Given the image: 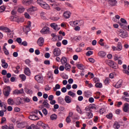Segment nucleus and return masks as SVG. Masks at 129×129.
<instances>
[{
	"label": "nucleus",
	"mask_w": 129,
	"mask_h": 129,
	"mask_svg": "<svg viewBox=\"0 0 129 129\" xmlns=\"http://www.w3.org/2000/svg\"><path fill=\"white\" fill-rule=\"evenodd\" d=\"M29 118L31 120H38L39 119V117H38V110L31 112L30 115L29 116Z\"/></svg>",
	"instance_id": "1"
},
{
	"label": "nucleus",
	"mask_w": 129,
	"mask_h": 129,
	"mask_svg": "<svg viewBox=\"0 0 129 129\" xmlns=\"http://www.w3.org/2000/svg\"><path fill=\"white\" fill-rule=\"evenodd\" d=\"M31 22L29 21L26 26H25L23 28V31L25 33H28L31 31Z\"/></svg>",
	"instance_id": "2"
},
{
	"label": "nucleus",
	"mask_w": 129,
	"mask_h": 129,
	"mask_svg": "<svg viewBox=\"0 0 129 129\" xmlns=\"http://www.w3.org/2000/svg\"><path fill=\"white\" fill-rule=\"evenodd\" d=\"M40 33H41L42 35L49 34L50 33V28L48 27H44L41 30Z\"/></svg>",
	"instance_id": "3"
},
{
	"label": "nucleus",
	"mask_w": 129,
	"mask_h": 129,
	"mask_svg": "<svg viewBox=\"0 0 129 129\" xmlns=\"http://www.w3.org/2000/svg\"><path fill=\"white\" fill-rule=\"evenodd\" d=\"M53 53L55 57L60 56L61 54V49L58 47H56L53 49Z\"/></svg>",
	"instance_id": "4"
},
{
	"label": "nucleus",
	"mask_w": 129,
	"mask_h": 129,
	"mask_svg": "<svg viewBox=\"0 0 129 129\" xmlns=\"http://www.w3.org/2000/svg\"><path fill=\"white\" fill-rule=\"evenodd\" d=\"M119 35L122 39H125L126 38H127L128 37V33L124 31L120 32L119 33Z\"/></svg>",
	"instance_id": "5"
},
{
	"label": "nucleus",
	"mask_w": 129,
	"mask_h": 129,
	"mask_svg": "<svg viewBox=\"0 0 129 129\" xmlns=\"http://www.w3.org/2000/svg\"><path fill=\"white\" fill-rule=\"evenodd\" d=\"M10 92H11V87H7L3 90V93L5 96H9V95H10Z\"/></svg>",
	"instance_id": "6"
},
{
	"label": "nucleus",
	"mask_w": 129,
	"mask_h": 129,
	"mask_svg": "<svg viewBox=\"0 0 129 129\" xmlns=\"http://www.w3.org/2000/svg\"><path fill=\"white\" fill-rule=\"evenodd\" d=\"M34 78L38 83H42L43 82V76L42 75H37L35 76Z\"/></svg>",
	"instance_id": "7"
},
{
	"label": "nucleus",
	"mask_w": 129,
	"mask_h": 129,
	"mask_svg": "<svg viewBox=\"0 0 129 129\" xmlns=\"http://www.w3.org/2000/svg\"><path fill=\"white\" fill-rule=\"evenodd\" d=\"M22 3L24 6H28L33 4L34 1L33 0H22Z\"/></svg>",
	"instance_id": "8"
},
{
	"label": "nucleus",
	"mask_w": 129,
	"mask_h": 129,
	"mask_svg": "<svg viewBox=\"0 0 129 129\" xmlns=\"http://www.w3.org/2000/svg\"><path fill=\"white\" fill-rule=\"evenodd\" d=\"M0 31H3L5 33H11L12 32L10 28L5 26H0Z\"/></svg>",
	"instance_id": "9"
},
{
	"label": "nucleus",
	"mask_w": 129,
	"mask_h": 129,
	"mask_svg": "<svg viewBox=\"0 0 129 129\" xmlns=\"http://www.w3.org/2000/svg\"><path fill=\"white\" fill-rule=\"evenodd\" d=\"M24 93V89H21L20 90L16 89L13 92V94L18 95V94H23Z\"/></svg>",
	"instance_id": "10"
},
{
	"label": "nucleus",
	"mask_w": 129,
	"mask_h": 129,
	"mask_svg": "<svg viewBox=\"0 0 129 129\" xmlns=\"http://www.w3.org/2000/svg\"><path fill=\"white\" fill-rule=\"evenodd\" d=\"M63 16L64 19H69L71 17V12L69 11H66L63 14Z\"/></svg>",
	"instance_id": "11"
},
{
	"label": "nucleus",
	"mask_w": 129,
	"mask_h": 129,
	"mask_svg": "<svg viewBox=\"0 0 129 129\" xmlns=\"http://www.w3.org/2000/svg\"><path fill=\"white\" fill-rule=\"evenodd\" d=\"M2 66L4 69H7L9 67V64L6 62V60L3 59L1 60Z\"/></svg>",
	"instance_id": "12"
},
{
	"label": "nucleus",
	"mask_w": 129,
	"mask_h": 129,
	"mask_svg": "<svg viewBox=\"0 0 129 129\" xmlns=\"http://www.w3.org/2000/svg\"><path fill=\"white\" fill-rule=\"evenodd\" d=\"M41 8L45 10H47V11H50V10H51V7L46 2H44V4L41 6Z\"/></svg>",
	"instance_id": "13"
},
{
	"label": "nucleus",
	"mask_w": 129,
	"mask_h": 129,
	"mask_svg": "<svg viewBox=\"0 0 129 129\" xmlns=\"http://www.w3.org/2000/svg\"><path fill=\"white\" fill-rule=\"evenodd\" d=\"M121 85H122V80H120L114 85V87H115V88H120Z\"/></svg>",
	"instance_id": "14"
},
{
	"label": "nucleus",
	"mask_w": 129,
	"mask_h": 129,
	"mask_svg": "<svg viewBox=\"0 0 129 129\" xmlns=\"http://www.w3.org/2000/svg\"><path fill=\"white\" fill-rule=\"evenodd\" d=\"M50 27L55 30V31H59V30H60V27H58V25L55 23H51L50 24Z\"/></svg>",
	"instance_id": "15"
},
{
	"label": "nucleus",
	"mask_w": 129,
	"mask_h": 129,
	"mask_svg": "<svg viewBox=\"0 0 129 129\" xmlns=\"http://www.w3.org/2000/svg\"><path fill=\"white\" fill-rule=\"evenodd\" d=\"M120 22H118V24H119V26L121 27H123V24H125V25H127V22H126V20L123 18L120 19Z\"/></svg>",
	"instance_id": "16"
},
{
	"label": "nucleus",
	"mask_w": 129,
	"mask_h": 129,
	"mask_svg": "<svg viewBox=\"0 0 129 129\" xmlns=\"http://www.w3.org/2000/svg\"><path fill=\"white\" fill-rule=\"evenodd\" d=\"M26 126V122L23 121L21 123H18L17 124V127L19 128H24Z\"/></svg>",
	"instance_id": "17"
},
{
	"label": "nucleus",
	"mask_w": 129,
	"mask_h": 129,
	"mask_svg": "<svg viewBox=\"0 0 129 129\" xmlns=\"http://www.w3.org/2000/svg\"><path fill=\"white\" fill-rule=\"evenodd\" d=\"M108 3L111 7H114V6H116V4H117L116 0H108Z\"/></svg>",
	"instance_id": "18"
},
{
	"label": "nucleus",
	"mask_w": 129,
	"mask_h": 129,
	"mask_svg": "<svg viewBox=\"0 0 129 129\" xmlns=\"http://www.w3.org/2000/svg\"><path fill=\"white\" fill-rule=\"evenodd\" d=\"M37 44L39 46H43L44 44V38L43 37L39 38L37 41Z\"/></svg>",
	"instance_id": "19"
},
{
	"label": "nucleus",
	"mask_w": 129,
	"mask_h": 129,
	"mask_svg": "<svg viewBox=\"0 0 129 129\" xmlns=\"http://www.w3.org/2000/svg\"><path fill=\"white\" fill-rule=\"evenodd\" d=\"M98 56L100 57V58H104V57L106 56V52H104V51H101L98 52Z\"/></svg>",
	"instance_id": "20"
},
{
	"label": "nucleus",
	"mask_w": 129,
	"mask_h": 129,
	"mask_svg": "<svg viewBox=\"0 0 129 129\" xmlns=\"http://www.w3.org/2000/svg\"><path fill=\"white\" fill-rule=\"evenodd\" d=\"M24 74L25 75H27V76H31V70H30L29 68H26L24 69Z\"/></svg>",
	"instance_id": "21"
},
{
	"label": "nucleus",
	"mask_w": 129,
	"mask_h": 129,
	"mask_svg": "<svg viewBox=\"0 0 129 129\" xmlns=\"http://www.w3.org/2000/svg\"><path fill=\"white\" fill-rule=\"evenodd\" d=\"M50 6L51 7H53V8L55 10V11H57V12H59V11H61V8L60 7H57V5L55 4V3H53V4H50Z\"/></svg>",
	"instance_id": "22"
},
{
	"label": "nucleus",
	"mask_w": 129,
	"mask_h": 129,
	"mask_svg": "<svg viewBox=\"0 0 129 129\" xmlns=\"http://www.w3.org/2000/svg\"><path fill=\"white\" fill-rule=\"evenodd\" d=\"M123 110L124 112H127L129 110V105L127 103H125L123 105Z\"/></svg>",
	"instance_id": "23"
},
{
	"label": "nucleus",
	"mask_w": 129,
	"mask_h": 129,
	"mask_svg": "<svg viewBox=\"0 0 129 129\" xmlns=\"http://www.w3.org/2000/svg\"><path fill=\"white\" fill-rule=\"evenodd\" d=\"M37 10H38L37 7L32 6V7H30V8H29L28 9H27V12L28 13H32L33 12H36V11H37Z\"/></svg>",
	"instance_id": "24"
},
{
	"label": "nucleus",
	"mask_w": 129,
	"mask_h": 129,
	"mask_svg": "<svg viewBox=\"0 0 129 129\" xmlns=\"http://www.w3.org/2000/svg\"><path fill=\"white\" fill-rule=\"evenodd\" d=\"M64 101L67 103H71L72 102V100L71 99V97H70L69 96H66L64 97Z\"/></svg>",
	"instance_id": "25"
},
{
	"label": "nucleus",
	"mask_w": 129,
	"mask_h": 129,
	"mask_svg": "<svg viewBox=\"0 0 129 129\" xmlns=\"http://www.w3.org/2000/svg\"><path fill=\"white\" fill-rule=\"evenodd\" d=\"M120 19V16L118 15H116L114 18L112 19V21L115 23H118V20Z\"/></svg>",
	"instance_id": "26"
},
{
	"label": "nucleus",
	"mask_w": 129,
	"mask_h": 129,
	"mask_svg": "<svg viewBox=\"0 0 129 129\" xmlns=\"http://www.w3.org/2000/svg\"><path fill=\"white\" fill-rule=\"evenodd\" d=\"M60 61L62 65H65V64H67V58H66L65 56H62Z\"/></svg>",
	"instance_id": "27"
},
{
	"label": "nucleus",
	"mask_w": 129,
	"mask_h": 129,
	"mask_svg": "<svg viewBox=\"0 0 129 129\" xmlns=\"http://www.w3.org/2000/svg\"><path fill=\"white\" fill-rule=\"evenodd\" d=\"M117 49L118 51H121L122 50V44L121 42H118L117 44Z\"/></svg>",
	"instance_id": "28"
},
{
	"label": "nucleus",
	"mask_w": 129,
	"mask_h": 129,
	"mask_svg": "<svg viewBox=\"0 0 129 129\" xmlns=\"http://www.w3.org/2000/svg\"><path fill=\"white\" fill-rule=\"evenodd\" d=\"M70 23L73 27H75L76 26H78V24H79V20L71 21Z\"/></svg>",
	"instance_id": "29"
},
{
	"label": "nucleus",
	"mask_w": 129,
	"mask_h": 129,
	"mask_svg": "<svg viewBox=\"0 0 129 129\" xmlns=\"http://www.w3.org/2000/svg\"><path fill=\"white\" fill-rule=\"evenodd\" d=\"M40 17L42 20H47L46 14L45 12H41L40 13Z\"/></svg>",
	"instance_id": "30"
},
{
	"label": "nucleus",
	"mask_w": 129,
	"mask_h": 129,
	"mask_svg": "<svg viewBox=\"0 0 129 129\" xmlns=\"http://www.w3.org/2000/svg\"><path fill=\"white\" fill-rule=\"evenodd\" d=\"M77 67L80 70H84V69H85V66H83V64L81 63L77 64Z\"/></svg>",
	"instance_id": "31"
},
{
	"label": "nucleus",
	"mask_w": 129,
	"mask_h": 129,
	"mask_svg": "<svg viewBox=\"0 0 129 129\" xmlns=\"http://www.w3.org/2000/svg\"><path fill=\"white\" fill-rule=\"evenodd\" d=\"M51 36L52 37L51 38V40L53 41V42H55L57 38V36H56V34L55 33H51Z\"/></svg>",
	"instance_id": "32"
},
{
	"label": "nucleus",
	"mask_w": 129,
	"mask_h": 129,
	"mask_svg": "<svg viewBox=\"0 0 129 129\" xmlns=\"http://www.w3.org/2000/svg\"><path fill=\"white\" fill-rule=\"evenodd\" d=\"M58 116L56 114H53L50 116V119L51 120H56L57 119Z\"/></svg>",
	"instance_id": "33"
},
{
	"label": "nucleus",
	"mask_w": 129,
	"mask_h": 129,
	"mask_svg": "<svg viewBox=\"0 0 129 129\" xmlns=\"http://www.w3.org/2000/svg\"><path fill=\"white\" fill-rule=\"evenodd\" d=\"M37 4L40 6V7H42L45 3V2H44L43 0H37L36 1Z\"/></svg>",
	"instance_id": "34"
},
{
	"label": "nucleus",
	"mask_w": 129,
	"mask_h": 129,
	"mask_svg": "<svg viewBox=\"0 0 129 129\" xmlns=\"http://www.w3.org/2000/svg\"><path fill=\"white\" fill-rule=\"evenodd\" d=\"M114 127L115 129H119L120 127V125L118 123V122L116 121L114 124Z\"/></svg>",
	"instance_id": "35"
},
{
	"label": "nucleus",
	"mask_w": 129,
	"mask_h": 129,
	"mask_svg": "<svg viewBox=\"0 0 129 129\" xmlns=\"http://www.w3.org/2000/svg\"><path fill=\"white\" fill-rule=\"evenodd\" d=\"M8 103L9 104V105H14V99L12 98H9L8 100Z\"/></svg>",
	"instance_id": "36"
},
{
	"label": "nucleus",
	"mask_w": 129,
	"mask_h": 129,
	"mask_svg": "<svg viewBox=\"0 0 129 129\" xmlns=\"http://www.w3.org/2000/svg\"><path fill=\"white\" fill-rule=\"evenodd\" d=\"M25 91L26 93H27V94H33V90H32L31 89H29L28 88H25Z\"/></svg>",
	"instance_id": "37"
},
{
	"label": "nucleus",
	"mask_w": 129,
	"mask_h": 129,
	"mask_svg": "<svg viewBox=\"0 0 129 129\" xmlns=\"http://www.w3.org/2000/svg\"><path fill=\"white\" fill-rule=\"evenodd\" d=\"M100 92H97L95 93V95H94V98H95V99H99V98H100Z\"/></svg>",
	"instance_id": "38"
},
{
	"label": "nucleus",
	"mask_w": 129,
	"mask_h": 129,
	"mask_svg": "<svg viewBox=\"0 0 129 129\" xmlns=\"http://www.w3.org/2000/svg\"><path fill=\"white\" fill-rule=\"evenodd\" d=\"M57 101L58 103L60 104H63L64 103V99L62 98L61 97H58L57 99Z\"/></svg>",
	"instance_id": "39"
},
{
	"label": "nucleus",
	"mask_w": 129,
	"mask_h": 129,
	"mask_svg": "<svg viewBox=\"0 0 129 129\" xmlns=\"http://www.w3.org/2000/svg\"><path fill=\"white\" fill-rule=\"evenodd\" d=\"M65 69L67 70V71H70V69H71V67L70 66V64L68 63H66L65 64Z\"/></svg>",
	"instance_id": "40"
},
{
	"label": "nucleus",
	"mask_w": 129,
	"mask_h": 129,
	"mask_svg": "<svg viewBox=\"0 0 129 129\" xmlns=\"http://www.w3.org/2000/svg\"><path fill=\"white\" fill-rule=\"evenodd\" d=\"M19 77H20V78H21V79H22V81H25V80H26V79H27L26 76L24 74L20 75Z\"/></svg>",
	"instance_id": "41"
},
{
	"label": "nucleus",
	"mask_w": 129,
	"mask_h": 129,
	"mask_svg": "<svg viewBox=\"0 0 129 129\" xmlns=\"http://www.w3.org/2000/svg\"><path fill=\"white\" fill-rule=\"evenodd\" d=\"M68 95H69L70 96H71L72 97H75V93H73V92H72V91H69L68 92Z\"/></svg>",
	"instance_id": "42"
},
{
	"label": "nucleus",
	"mask_w": 129,
	"mask_h": 129,
	"mask_svg": "<svg viewBox=\"0 0 129 129\" xmlns=\"http://www.w3.org/2000/svg\"><path fill=\"white\" fill-rule=\"evenodd\" d=\"M60 85L57 84L55 85V87L53 88V91H57V90H58V89H60Z\"/></svg>",
	"instance_id": "43"
},
{
	"label": "nucleus",
	"mask_w": 129,
	"mask_h": 129,
	"mask_svg": "<svg viewBox=\"0 0 129 129\" xmlns=\"http://www.w3.org/2000/svg\"><path fill=\"white\" fill-rule=\"evenodd\" d=\"M18 13H24L25 12V8L24 7L19 8L18 9Z\"/></svg>",
	"instance_id": "44"
},
{
	"label": "nucleus",
	"mask_w": 129,
	"mask_h": 129,
	"mask_svg": "<svg viewBox=\"0 0 129 129\" xmlns=\"http://www.w3.org/2000/svg\"><path fill=\"white\" fill-rule=\"evenodd\" d=\"M3 50L5 54V55H7V56L10 55V52H9V50L7 49V48H3Z\"/></svg>",
	"instance_id": "45"
},
{
	"label": "nucleus",
	"mask_w": 129,
	"mask_h": 129,
	"mask_svg": "<svg viewBox=\"0 0 129 129\" xmlns=\"http://www.w3.org/2000/svg\"><path fill=\"white\" fill-rule=\"evenodd\" d=\"M92 111L87 113V116L88 118H92L93 117V114L91 112Z\"/></svg>",
	"instance_id": "46"
},
{
	"label": "nucleus",
	"mask_w": 129,
	"mask_h": 129,
	"mask_svg": "<svg viewBox=\"0 0 129 129\" xmlns=\"http://www.w3.org/2000/svg\"><path fill=\"white\" fill-rule=\"evenodd\" d=\"M85 84L87 85V86L89 87V88H91V87H93V85L91 83H89V81H86Z\"/></svg>",
	"instance_id": "47"
},
{
	"label": "nucleus",
	"mask_w": 129,
	"mask_h": 129,
	"mask_svg": "<svg viewBox=\"0 0 129 129\" xmlns=\"http://www.w3.org/2000/svg\"><path fill=\"white\" fill-rule=\"evenodd\" d=\"M43 104L44 106V107H46V108H50V105L48 102H43Z\"/></svg>",
	"instance_id": "48"
},
{
	"label": "nucleus",
	"mask_w": 129,
	"mask_h": 129,
	"mask_svg": "<svg viewBox=\"0 0 129 129\" xmlns=\"http://www.w3.org/2000/svg\"><path fill=\"white\" fill-rule=\"evenodd\" d=\"M47 77L48 79H51V82L53 81V79H54V77H53V74H48Z\"/></svg>",
	"instance_id": "49"
},
{
	"label": "nucleus",
	"mask_w": 129,
	"mask_h": 129,
	"mask_svg": "<svg viewBox=\"0 0 129 129\" xmlns=\"http://www.w3.org/2000/svg\"><path fill=\"white\" fill-rule=\"evenodd\" d=\"M95 86L97 88H101L102 87V84L101 83H97L95 84Z\"/></svg>",
	"instance_id": "50"
},
{
	"label": "nucleus",
	"mask_w": 129,
	"mask_h": 129,
	"mask_svg": "<svg viewBox=\"0 0 129 129\" xmlns=\"http://www.w3.org/2000/svg\"><path fill=\"white\" fill-rule=\"evenodd\" d=\"M3 78L4 82L5 83H8V82H10V79H9V78H7V77H3Z\"/></svg>",
	"instance_id": "51"
},
{
	"label": "nucleus",
	"mask_w": 129,
	"mask_h": 129,
	"mask_svg": "<svg viewBox=\"0 0 129 129\" xmlns=\"http://www.w3.org/2000/svg\"><path fill=\"white\" fill-rule=\"evenodd\" d=\"M6 10V7L4 6L0 7V13H4Z\"/></svg>",
	"instance_id": "52"
},
{
	"label": "nucleus",
	"mask_w": 129,
	"mask_h": 129,
	"mask_svg": "<svg viewBox=\"0 0 129 129\" xmlns=\"http://www.w3.org/2000/svg\"><path fill=\"white\" fill-rule=\"evenodd\" d=\"M51 87L49 85H47L45 86L44 89L46 91H49V90H51Z\"/></svg>",
	"instance_id": "53"
},
{
	"label": "nucleus",
	"mask_w": 129,
	"mask_h": 129,
	"mask_svg": "<svg viewBox=\"0 0 129 129\" xmlns=\"http://www.w3.org/2000/svg\"><path fill=\"white\" fill-rule=\"evenodd\" d=\"M22 102V99L21 98H18L16 99V104H21V102Z\"/></svg>",
	"instance_id": "54"
},
{
	"label": "nucleus",
	"mask_w": 129,
	"mask_h": 129,
	"mask_svg": "<svg viewBox=\"0 0 129 129\" xmlns=\"http://www.w3.org/2000/svg\"><path fill=\"white\" fill-rule=\"evenodd\" d=\"M114 63V62L111 60H109L108 61V65H109L110 66V67H112V66L113 65V64Z\"/></svg>",
	"instance_id": "55"
},
{
	"label": "nucleus",
	"mask_w": 129,
	"mask_h": 129,
	"mask_svg": "<svg viewBox=\"0 0 129 129\" xmlns=\"http://www.w3.org/2000/svg\"><path fill=\"white\" fill-rule=\"evenodd\" d=\"M42 112L43 114H44V115H47V114H48V111L46 108H44L42 109Z\"/></svg>",
	"instance_id": "56"
},
{
	"label": "nucleus",
	"mask_w": 129,
	"mask_h": 129,
	"mask_svg": "<svg viewBox=\"0 0 129 129\" xmlns=\"http://www.w3.org/2000/svg\"><path fill=\"white\" fill-rule=\"evenodd\" d=\"M92 54H93V51L90 50L87 52L86 56H91Z\"/></svg>",
	"instance_id": "57"
},
{
	"label": "nucleus",
	"mask_w": 129,
	"mask_h": 129,
	"mask_svg": "<svg viewBox=\"0 0 129 129\" xmlns=\"http://www.w3.org/2000/svg\"><path fill=\"white\" fill-rule=\"evenodd\" d=\"M111 68H113V69H117V68H118V66L117 64L114 63Z\"/></svg>",
	"instance_id": "58"
},
{
	"label": "nucleus",
	"mask_w": 129,
	"mask_h": 129,
	"mask_svg": "<svg viewBox=\"0 0 129 129\" xmlns=\"http://www.w3.org/2000/svg\"><path fill=\"white\" fill-rule=\"evenodd\" d=\"M112 113H109V114L106 115L107 118H109V119H111V118H112Z\"/></svg>",
	"instance_id": "59"
},
{
	"label": "nucleus",
	"mask_w": 129,
	"mask_h": 129,
	"mask_svg": "<svg viewBox=\"0 0 129 129\" xmlns=\"http://www.w3.org/2000/svg\"><path fill=\"white\" fill-rule=\"evenodd\" d=\"M89 102H90V103H93V102H94V98H93V97H90L89 98Z\"/></svg>",
	"instance_id": "60"
},
{
	"label": "nucleus",
	"mask_w": 129,
	"mask_h": 129,
	"mask_svg": "<svg viewBox=\"0 0 129 129\" xmlns=\"http://www.w3.org/2000/svg\"><path fill=\"white\" fill-rule=\"evenodd\" d=\"M124 7H125V8H129V3H128V2L124 1Z\"/></svg>",
	"instance_id": "61"
},
{
	"label": "nucleus",
	"mask_w": 129,
	"mask_h": 129,
	"mask_svg": "<svg viewBox=\"0 0 129 129\" xmlns=\"http://www.w3.org/2000/svg\"><path fill=\"white\" fill-rule=\"evenodd\" d=\"M27 129H35V124H32L30 126L27 127Z\"/></svg>",
	"instance_id": "62"
},
{
	"label": "nucleus",
	"mask_w": 129,
	"mask_h": 129,
	"mask_svg": "<svg viewBox=\"0 0 129 129\" xmlns=\"http://www.w3.org/2000/svg\"><path fill=\"white\" fill-rule=\"evenodd\" d=\"M2 129H10V127H9V126H8V125L5 124L2 126Z\"/></svg>",
	"instance_id": "63"
},
{
	"label": "nucleus",
	"mask_w": 129,
	"mask_h": 129,
	"mask_svg": "<svg viewBox=\"0 0 129 129\" xmlns=\"http://www.w3.org/2000/svg\"><path fill=\"white\" fill-rule=\"evenodd\" d=\"M42 127H43L44 129H50L49 126L45 124H44V125L42 126Z\"/></svg>",
	"instance_id": "64"
}]
</instances>
